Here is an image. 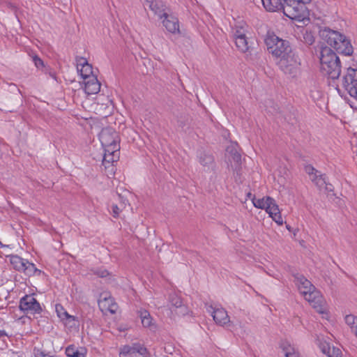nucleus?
I'll return each instance as SVG.
<instances>
[{"instance_id":"obj_1","label":"nucleus","mask_w":357,"mask_h":357,"mask_svg":"<svg viewBox=\"0 0 357 357\" xmlns=\"http://www.w3.org/2000/svg\"><path fill=\"white\" fill-rule=\"evenodd\" d=\"M321 71L332 79H337L341 74V64L339 57L328 47L321 48L320 55Z\"/></svg>"},{"instance_id":"obj_2","label":"nucleus","mask_w":357,"mask_h":357,"mask_svg":"<svg viewBox=\"0 0 357 357\" xmlns=\"http://www.w3.org/2000/svg\"><path fill=\"white\" fill-rule=\"evenodd\" d=\"M323 36L325 37L327 43L334 48L337 53L345 56H350L353 54L354 49L345 36L338 31L331 29L324 30Z\"/></svg>"},{"instance_id":"obj_3","label":"nucleus","mask_w":357,"mask_h":357,"mask_svg":"<svg viewBox=\"0 0 357 357\" xmlns=\"http://www.w3.org/2000/svg\"><path fill=\"white\" fill-rule=\"evenodd\" d=\"M279 69L290 78H297L301 74V59L294 52L275 60Z\"/></svg>"},{"instance_id":"obj_4","label":"nucleus","mask_w":357,"mask_h":357,"mask_svg":"<svg viewBox=\"0 0 357 357\" xmlns=\"http://www.w3.org/2000/svg\"><path fill=\"white\" fill-rule=\"evenodd\" d=\"M265 44L268 52L275 57V60L294 52L289 41L280 38L273 33H267L265 38Z\"/></svg>"},{"instance_id":"obj_5","label":"nucleus","mask_w":357,"mask_h":357,"mask_svg":"<svg viewBox=\"0 0 357 357\" xmlns=\"http://www.w3.org/2000/svg\"><path fill=\"white\" fill-rule=\"evenodd\" d=\"M283 1L286 2L284 15L287 17L297 22L308 20V11L305 4L310 3L311 0H283Z\"/></svg>"},{"instance_id":"obj_6","label":"nucleus","mask_w":357,"mask_h":357,"mask_svg":"<svg viewBox=\"0 0 357 357\" xmlns=\"http://www.w3.org/2000/svg\"><path fill=\"white\" fill-rule=\"evenodd\" d=\"M252 202L256 208L264 209L277 224L279 225H282L283 224V219L278 206L273 198L270 197H263L262 199H258L252 198Z\"/></svg>"},{"instance_id":"obj_7","label":"nucleus","mask_w":357,"mask_h":357,"mask_svg":"<svg viewBox=\"0 0 357 357\" xmlns=\"http://www.w3.org/2000/svg\"><path fill=\"white\" fill-rule=\"evenodd\" d=\"M99 139L105 151L120 150L118 134L111 128H103L99 134Z\"/></svg>"},{"instance_id":"obj_8","label":"nucleus","mask_w":357,"mask_h":357,"mask_svg":"<svg viewBox=\"0 0 357 357\" xmlns=\"http://www.w3.org/2000/svg\"><path fill=\"white\" fill-rule=\"evenodd\" d=\"M8 257L10 264L16 271L23 272L28 276L33 275L36 273H40V271L36 267L34 264L30 263L17 255H10Z\"/></svg>"},{"instance_id":"obj_9","label":"nucleus","mask_w":357,"mask_h":357,"mask_svg":"<svg viewBox=\"0 0 357 357\" xmlns=\"http://www.w3.org/2000/svg\"><path fill=\"white\" fill-rule=\"evenodd\" d=\"M342 84L349 94L357 100V70L349 68Z\"/></svg>"},{"instance_id":"obj_10","label":"nucleus","mask_w":357,"mask_h":357,"mask_svg":"<svg viewBox=\"0 0 357 357\" xmlns=\"http://www.w3.org/2000/svg\"><path fill=\"white\" fill-rule=\"evenodd\" d=\"M119 151L120 150H115V149L109 152L104 151L102 165L104 167L107 177L114 174L115 167L114 163L117 162L119 159Z\"/></svg>"},{"instance_id":"obj_11","label":"nucleus","mask_w":357,"mask_h":357,"mask_svg":"<svg viewBox=\"0 0 357 357\" xmlns=\"http://www.w3.org/2000/svg\"><path fill=\"white\" fill-rule=\"evenodd\" d=\"M20 309L27 314H37L41 311L40 305L31 295H26L20 299Z\"/></svg>"},{"instance_id":"obj_12","label":"nucleus","mask_w":357,"mask_h":357,"mask_svg":"<svg viewBox=\"0 0 357 357\" xmlns=\"http://www.w3.org/2000/svg\"><path fill=\"white\" fill-rule=\"evenodd\" d=\"M208 312L211 314L213 320L216 324L221 326H227L231 325L230 318L227 312L223 307H215L213 305H208L206 307Z\"/></svg>"},{"instance_id":"obj_13","label":"nucleus","mask_w":357,"mask_h":357,"mask_svg":"<svg viewBox=\"0 0 357 357\" xmlns=\"http://www.w3.org/2000/svg\"><path fill=\"white\" fill-rule=\"evenodd\" d=\"M303 297L317 312L320 314L326 312L325 301L319 291L314 289Z\"/></svg>"},{"instance_id":"obj_14","label":"nucleus","mask_w":357,"mask_h":357,"mask_svg":"<svg viewBox=\"0 0 357 357\" xmlns=\"http://www.w3.org/2000/svg\"><path fill=\"white\" fill-rule=\"evenodd\" d=\"M98 306L102 312L114 314L118 308L117 304L109 293H102L98 299Z\"/></svg>"},{"instance_id":"obj_15","label":"nucleus","mask_w":357,"mask_h":357,"mask_svg":"<svg viewBox=\"0 0 357 357\" xmlns=\"http://www.w3.org/2000/svg\"><path fill=\"white\" fill-rule=\"evenodd\" d=\"M226 155L231 166L233 167L234 163L235 169L237 170L241 162V155L238 150L236 143H231L226 149Z\"/></svg>"},{"instance_id":"obj_16","label":"nucleus","mask_w":357,"mask_h":357,"mask_svg":"<svg viewBox=\"0 0 357 357\" xmlns=\"http://www.w3.org/2000/svg\"><path fill=\"white\" fill-rule=\"evenodd\" d=\"M319 347L323 354L328 357H342V354L340 348L331 346L329 342L324 340V338H317Z\"/></svg>"},{"instance_id":"obj_17","label":"nucleus","mask_w":357,"mask_h":357,"mask_svg":"<svg viewBox=\"0 0 357 357\" xmlns=\"http://www.w3.org/2000/svg\"><path fill=\"white\" fill-rule=\"evenodd\" d=\"M294 282L297 286L299 292L303 296H306V295L310 291H313L315 287L312 284V283L307 280L303 275L296 274L294 275Z\"/></svg>"},{"instance_id":"obj_18","label":"nucleus","mask_w":357,"mask_h":357,"mask_svg":"<svg viewBox=\"0 0 357 357\" xmlns=\"http://www.w3.org/2000/svg\"><path fill=\"white\" fill-rule=\"evenodd\" d=\"M162 17H164L162 21L163 26L169 32L172 33L180 32L178 20L176 17L164 13Z\"/></svg>"},{"instance_id":"obj_19","label":"nucleus","mask_w":357,"mask_h":357,"mask_svg":"<svg viewBox=\"0 0 357 357\" xmlns=\"http://www.w3.org/2000/svg\"><path fill=\"white\" fill-rule=\"evenodd\" d=\"M100 83L97 77L89 76V79L84 80V91L88 95L96 94L100 91Z\"/></svg>"},{"instance_id":"obj_20","label":"nucleus","mask_w":357,"mask_h":357,"mask_svg":"<svg viewBox=\"0 0 357 357\" xmlns=\"http://www.w3.org/2000/svg\"><path fill=\"white\" fill-rule=\"evenodd\" d=\"M77 70L80 72V75L84 80L89 79V76H95L93 73L92 66L88 63L86 59L80 57L77 59Z\"/></svg>"},{"instance_id":"obj_21","label":"nucleus","mask_w":357,"mask_h":357,"mask_svg":"<svg viewBox=\"0 0 357 357\" xmlns=\"http://www.w3.org/2000/svg\"><path fill=\"white\" fill-rule=\"evenodd\" d=\"M265 9L270 12L282 10L284 14L286 2L283 0H261Z\"/></svg>"},{"instance_id":"obj_22","label":"nucleus","mask_w":357,"mask_h":357,"mask_svg":"<svg viewBox=\"0 0 357 357\" xmlns=\"http://www.w3.org/2000/svg\"><path fill=\"white\" fill-rule=\"evenodd\" d=\"M199 161L204 167L205 171L213 169L215 166L214 158L210 153L206 151L200 152L199 155Z\"/></svg>"},{"instance_id":"obj_23","label":"nucleus","mask_w":357,"mask_h":357,"mask_svg":"<svg viewBox=\"0 0 357 357\" xmlns=\"http://www.w3.org/2000/svg\"><path fill=\"white\" fill-rule=\"evenodd\" d=\"M148 3L149 8L155 14L162 17L165 12L166 6L162 1L160 0H145Z\"/></svg>"},{"instance_id":"obj_24","label":"nucleus","mask_w":357,"mask_h":357,"mask_svg":"<svg viewBox=\"0 0 357 357\" xmlns=\"http://www.w3.org/2000/svg\"><path fill=\"white\" fill-rule=\"evenodd\" d=\"M281 348L285 357H299V353L297 349L289 342H283Z\"/></svg>"},{"instance_id":"obj_25","label":"nucleus","mask_w":357,"mask_h":357,"mask_svg":"<svg viewBox=\"0 0 357 357\" xmlns=\"http://www.w3.org/2000/svg\"><path fill=\"white\" fill-rule=\"evenodd\" d=\"M66 354L68 357H84L86 351L84 349H78L75 346L70 345L66 348Z\"/></svg>"},{"instance_id":"obj_26","label":"nucleus","mask_w":357,"mask_h":357,"mask_svg":"<svg viewBox=\"0 0 357 357\" xmlns=\"http://www.w3.org/2000/svg\"><path fill=\"white\" fill-rule=\"evenodd\" d=\"M120 198V206L116 204H113L112 206V215L114 218H117L119 217L121 212L126 207L128 204V201L126 199H123L122 197L119 195Z\"/></svg>"},{"instance_id":"obj_27","label":"nucleus","mask_w":357,"mask_h":357,"mask_svg":"<svg viewBox=\"0 0 357 357\" xmlns=\"http://www.w3.org/2000/svg\"><path fill=\"white\" fill-rule=\"evenodd\" d=\"M55 310L57 313L58 317L61 319L62 320H68L69 321H75V317L74 316L70 315L63 307V306L60 304H56L55 306Z\"/></svg>"},{"instance_id":"obj_28","label":"nucleus","mask_w":357,"mask_h":357,"mask_svg":"<svg viewBox=\"0 0 357 357\" xmlns=\"http://www.w3.org/2000/svg\"><path fill=\"white\" fill-rule=\"evenodd\" d=\"M139 313L143 326L146 328H151L153 326V319L149 312L145 310H142Z\"/></svg>"},{"instance_id":"obj_29","label":"nucleus","mask_w":357,"mask_h":357,"mask_svg":"<svg viewBox=\"0 0 357 357\" xmlns=\"http://www.w3.org/2000/svg\"><path fill=\"white\" fill-rule=\"evenodd\" d=\"M234 40L237 48L241 52L245 53L249 50L250 46L249 45L247 37L236 38Z\"/></svg>"},{"instance_id":"obj_30","label":"nucleus","mask_w":357,"mask_h":357,"mask_svg":"<svg viewBox=\"0 0 357 357\" xmlns=\"http://www.w3.org/2000/svg\"><path fill=\"white\" fill-rule=\"evenodd\" d=\"M170 303L172 306L181 309V313L185 312V307L183 305L182 301L177 295L173 294L170 296Z\"/></svg>"},{"instance_id":"obj_31","label":"nucleus","mask_w":357,"mask_h":357,"mask_svg":"<svg viewBox=\"0 0 357 357\" xmlns=\"http://www.w3.org/2000/svg\"><path fill=\"white\" fill-rule=\"evenodd\" d=\"M315 184L320 188V190L327 192H332L333 190V185L326 183V180H314Z\"/></svg>"},{"instance_id":"obj_32","label":"nucleus","mask_w":357,"mask_h":357,"mask_svg":"<svg viewBox=\"0 0 357 357\" xmlns=\"http://www.w3.org/2000/svg\"><path fill=\"white\" fill-rule=\"evenodd\" d=\"M135 354L134 349V344L132 346L124 345L120 349L119 356H131Z\"/></svg>"},{"instance_id":"obj_33","label":"nucleus","mask_w":357,"mask_h":357,"mask_svg":"<svg viewBox=\"0 0 357 357\" xmlns=\"http://www.w3.org/2000/svg\"><path fill=\"white\" fill-rule=\"evenodd\" d=\"M346 324L351 328L352 331L357 329V317L353 314H348L344 318Z\"/></svg>"},{"instance_id":"obj_34","label":"nucleus","mask_w":357,"mask_h":357,"mask_svg":"<svg viewBox=\"0 0 357 357\" xmlns=\"http://www.w3.org/2000/svg\"><path fill=\"white\" fill-rule=\"evenodd\" d=\"M305 172L310 176H313L314 178H317L318 177H321L322 175L319 174L317 169H315L312 165H306L305 167Z\"/></svg>"},{"instance_id":"obj_35","label":"nucleus","mask_w":357,"mask_h":357,"mask_svg":"<svg viewBox=\"0 0 357 357\" xmlns=\"http://www.w3.org/2000/svg\"><path fill=\"white\" fill-rule=\"evenodd\" d=\"M134 349L135 350V354L138 353L139 355L143 357H149L148 356V351L146 347L140 344H134Z\"/></svg>"},{"instance_id":"obj_36","label":"nucleus","mask_w":357,"mask_h":357,"mask_svg":"<svg viewBox=\"0 0 357 357\" xmlns=\"http://www.w3.org/2000/svg\"><path fill=\"white\" fill-rule=\"evenodd\" d=\"M189 124V118L185 115H181L177 118V125L182 129H184Z\"/></svg>"},{"instance_id":"obj_37","label":"nucleus","mask_w":357,"mask_h":357,"mask_svg":"<svg viewBox=\"0 0 357 357\" xmlns=\"http://www.w3.org/2000/svg\"><path fill=\"white\" fill-rule=\"evenodd\" d=\"M246 37L245 35V31L243 29V27L241 26H236L234 31V38H244Z\"/></svg>"},{"instance_id":"obj_38","label":"nucleus","mask_w":357,"mask_h":357,"mask_svg":"<svg viewBox=\"0 0 357 357\" xmlns=\"http://www.w3.org/2000/svg\"><path fill=\"white\" fill-rule=\"evenodd\" d=\"M33 354L36 357H55L54 356L50 355L48 353H45V351L40 349H35Z\"/></svg>"},{"instance_id":"obj_39","label":"nucleus","mask_w":357,"mask_h":357,"mask_svg":"<svg viewBox=\"0 0 357 357\" xmlns=\"http://www.w3.org/2000/svg\"><path fill=\"white\" fill-rule=\"evenodd\" d=\"M95 274L100 278H107V276H109V272L104 268H100L96 270Z\"/></svg>"},{"instance_id":"obj_40","label":"nucleus","mask_w":357,"mask_h":357,"mask_svg":"<svg viewBox=\"0 0 357 357\" xmlns=\"http://www.w3.org/2000/svg\"><path fill=\"white\" fill-rule=\"evenodd\" d=\"M33 62L35 63V66L38 68H40L41 67H43L44 66V63L43 61V60L39 58L38 56H34L33 57Z\"/></svg>"},{"instance_id":"obj_41","label":"nucleus","mask_w":357,"mask_h":357,"mask_svg":"<svg viewBox=\"0 0 357 357\" xmlns=\"http://www.w3.org/2000/svg\"><path fill=\"white\" fill-rule=\"evenodd\" d=\"M8 337L7 333L3 330H0V338Z\"/></svg>"},{"instance_id":"obj_42","label":"nucleus","mask_w":357,"mask_h":357,"mask_svg":"<svg viewBox=\"0 0 357 357\" xmlns=\"http://www.w3.org/2000/svg\"><path fill=\"white\" fill-rule=\"evenodd\" d=\"M247 197H248V198L250 199L251 200H252V198H255V197L252 196V193L250 192H248Z\"/></svg>"},{"instance_id":"obj_43","label":"nucleus","mask_w":357,"mask_h":357,"mask_svg":"<svg viewBox=\"0 0 357 357\" xmlns=\"http://www.w3.org/2000/svg\"><path fill=\"white\" fill-rule=\"evenodd\" d=\"M0 246H1V248L6 247V245H3L1 241H0Z\"/></svg>"},{"instance_id":"obj_44","label":"nucleus","mask_w":357,"mask_h":357,"mask_svg":"<svg viewBox=\"0 0 357 357\" xmlns=\"http://www.w3.org/2000/svg\"><path fill=\"white\" fill-rule=\"evenodd\" d=\"M354 333H355V335H356V337H357V328H356V329H355Z\"/></svg>"},{"instance_id":"obj_45","label":"nucleus","mask_w":357,"mask_h":357,"mask_svg":"<svg viewBox=\"0 0 357 357\" xmlns=\"http://www.w3.org/2000/svg\"><path fill=\"white\" fill-rule=\"evenodd\" d=\"M239 176L238 172L236 173V175H234V176Z\"/></svg>"}]
</instances>
